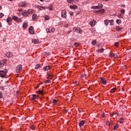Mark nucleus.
<instances>
[{"instance_id": "obj_2", "label": "nucleus", "mask_w": 131, "mask_h": 131, "mask_svg": "<svg viewBox=\"0 0 131 131\" xmlns=\"http://www.w3.org/2000/svg\"><path fill=\"white\" fill-rule=\"evenodd\" d=\"M73 30L74 32H77V33H81L82 32V30L79 28L74 27Z\"/></svg>"}, {"instance_id": "obj_5", "label": "nucleus", "mask_w": 131, "mask_h": 131, "mask_svg": "<svg viewBox=\"0 0 131 131\" xmlns=\"http://www.w3.org/2000/svg\"><path fill=\"white\" fill-rule=\"evenodd\" d=\"M38 98V96L33 94L30 96V100H32V101H34L35 100H36V98Z\"/></svg>"}, {"instance_id": "obj_41", "label": "nucleus", "mask_w": 131, "mask_h": 131, "mask_svg": "<svg viewBox=\"0 0 131 131\" xmlns=\"http://www.w3.org/2000/svg\"><path fill=\"white\" fill-rule=\"evenodd\" d=\"M115 47H118V46H119V42H115Z\"/></svg>"}, {"instance_id": "obj_58", "label": "nucleus", "mask_w": 131, "mask_h": 131, "mask_svg": "<svg viewBox=\"0 0 131 131\" xmlns=\"http://www.w3.org/2000/svg\"><path fill=\"white\" fill-rule=\"evenodd\" d=\"M48 82H50V80H47L46 81V83H48Z\"/></svg>"}, {"instance_id": "obj_10", "label": "nucleus", "mask_w": 131, "mask_h": 131, "mask_svg": "<svg viewBox=\"0 0 131 131\" xmlns=\"http://www.w3.org/2000/svg\"><path fill=\"white\" fill-rule=\"evenodd\" d=\"M29 32L31 34H33L34 33V30H33V27H30L29 29Z\"/></svg>"}, {"instance_id": "obj_8", "label": "nucleus", "mask_w": 131, "mask_h": 131, "mask_svg": "<svg viewBox=\"0 0 131 131\" xmlns=\"http://www.w3.org/2000/svg\"><path fill=\"white\" fill-rule=\"evenodd\" d=\"M23 16L24 17H28V16L29 15L28 13V11L27 10H25L22 13Z\"/></svg>"}, {"instance_id": "obj_28", "label": "nucleus", "mask_w": 131, "mask_h": 131, "mask_svg": "<svg viewBox=\"0 0 131 131\" xmlns=\"http://www.w3.org/2000/svg\"><path fill=\"white\" fill-rule=\"evenodd\" d=\"M116 22L117 24H118V25H120V24H121V19H117Z\"/></svg>"}, {"instance_id": "obj_63", "label": "nucleus", "mask_w": 131, "mask_h": 131, "mask_svg": "<svg viewBox=\"0 0 131 131\" xmlns=\"http://www.w3.org/2000/svg\"><path fill=\"white\" fill-rule=\"evenodd\" d=\"M71 16H73V12L70 13Z\"/></svg>"}, {"instance_id": "obj_64", "label": "nucleus", "mask_w": 131, "mask_h": 131, "mask_svg": "<svg viewBox=\"0 0 131 131\" xmlns=\"http://www.w3.org/2000/svg\"><path fill=\"white\" fill-rule=\"evenodd\" d=\"M19 12H22V9H18Z\"/></svg>"}, {"instance_id": "obj_40", "label": "nucleus", "mask_w": 131, "mask_h": 131, "mask_svg": "<svg viewBox=\"0 0 131 131\" xmlns=\"http://www.w3.org/2000/svg\"><path fill=\"white\" fill-rule=\"evenodd\" d=\"M53 103L54 105H56V104H57V100L56 99L53 100Z\"/></svg>"}, {"instance_id": "obj_56", "label": "nucleus", "mask_w": 131, "mask_h": 131, "mask_svg": "<svg viewBox=\"0 0 131 131\" xmlns=\"http://www.w3.org/2000/svg\"><path fill=\"white\" fill-rule=\"evenodd\" d=\"M71 32H72V30L68 31V34H70V33H71Z\"/></svg>"}, {"instance_id": "obj_29", "label": "nucleus", "mask_w": 131, "mask_h": 131, "mask_svg": "<svg viewBox=\"0 0 131 131\" xmlns=\"http://www.w3.org/2000/svg\"><path fill=\"white\" fill-rule=\"evenodd\" d=\"M102 8H103V5L102 4H98V5L97 6V9H102Z\"/></svg>"}, {"instance_id": "obj_43", "label": "nucleus", "mask_w": 131, "mask_h": 131, "mask_svg": "<svg viewBox=\"0 0 131 131\" xmlns=\"http://www.w3.org/2000/svg\"><path fill=\"white\" fill-rule=\"evenodd\" d=\"M3 92L0 91V98H3Z\"/></svg>"}, {"instance_id": "obj_48", "label": "nucleus", "mask_w": 131, "mask_h": 131, "mask_svg": "<svg viewBox=\"0 0 131 131\" xmlns=\"http://www.w3.org/2000/svg\"><path fill=\"white\" fill-rule=\"evenodd\" d=\"M22 22V19H19L17 20V23H21Z\"/></svg>"}, {"instance_id": "obj_18", "label": "nucleus", "mask_w": 131, "mask_h": 131, "mask_svg": "<svg viewBox=\"0 0 131 131\" xmlns=\"http://www.w3.org/2000/svg\"><path fill=\"white\" fill-rule=\"evenodd\" d=\"M91 26L94 27L95 26V24H96V20H93L92 21H90V23Z\"/></svg>"}, {"instance_id": "obj_1", "label": "nucleus", "mask_w": 131, "mask_h": 131, "mask_svg": "<svg viewBox=\"0 0 131 131\" xmlns=\"http://www.w3.org/2000/svg\"><path fill=\"white\" fill-rule=\"evenodd\" d=\"M7 73H8V71H7V70L5 71H0V77L7 78Z\"/></svg>"}, {"instance_id": "obj_44", "label": "nucleus", "mask_w": 131, "mask_h": 131, "mask_svg": "<svg viewBox=\"0 0 131 131\" xmlns=\"http://www.w3.org/2000/svg\"><path fill=\"white\" fill-rule=\"evenodd\" d=\"M82 77H83V78L86 77V75H85V74H83L81 75Z\"/></svg>"}, {"instance_id": "obj_50", "label": "nucleus", "mask_w": 131, "mask_h": 131, "mask_svg": "<svg viewBox=\"0 0 131 131\" xmlns=\"http://www.w3.org/2000/svg\"><path fill=\"white\" fill-rule=\"evenodd\" d=\"M74 46H75V47H78V43L76 42L74 44Z\"/></svg>"}, {"instance_id": "obj_54", "label": "nucleus", "mask_w": 131, "mask_h": 131, "mask_svg": "<svg viewBox=\"0 0 131 131\" xmlns=\"http://www.w3.org/2000/svg\"><path fill=\"white\" fill-rule=\"evenodd\" d=\"M4 88H5V89H6V90L8 89L7 88H9V85H4Z\"/></svg>"}, {"instance_id": "obj_31", "label": "nucleus", "mask_w": 131, "mask_h": 131, "mask_svg": "<svg viewBox=\"0 0 131 131\" xmlns=\"http://www.w3.org/2000/svg\"><path fill=\"white\" fill-rule=\"evenodd\" d=\"M40 68V64H37L35 67V69H38Z\"/></svg>"}, {"instance_id": "obj_37", "label": "nucleus", "mask_w": 131, "mask_h": 131, "mask_svg": "<svg viewBox=\"0 0 131 131\" xmlns=\"http://www.w3.org/2000/svg\"><path fill=\"white\" fill-rule=\"evenodd\" d=\"M117 128H118V125H115L114 126V130H116V129Z\"/></svg>"}, {"instance_id": "obj_53", "label": "nucleus", "mask_w": 131, "mask_h": 131, "mask_svg": "<svg viewBox=\"0 0 131 131\" xmlns=\"http://www.w3.org/2000/svg\"><path fill=\"white\" fill-rule=\"evenodd\" d=\"M118 18H122V15H121V14H119V15H118Z\"/></svg>"}, {"instance_id": "obj_27", "label": "nucleus", "mask_w": 131, "mask_h": 131, "mask_svg": "<svg viewBox=\"0 0 131 131\" xmlns=\"http://www.w3.org/2000/svg\"><path fill=\"white\" fill-rule=\"evenodd\" d=\"M12 21V18L10 17H8L7 19V23H10Z\"/></svg>"}, {"instance_id": "obj_33", "label": "nucleus", "mask_w": 131, "mask_h": 131, "mask_svg": "<svg viewBox=\"0 0 131 131\" xmlns=\"http://www.w3.org/2000/svg\"><path fill=\"white\" fill-rule=\"evenodd\" d=\"M46 31H47V33H51V32H52V31L51 30V28L47 29Z\"/></svg>"}, {"instance_id": "obj_49", "label": "nucleus", "mask_w": 131, "mask_h": 131, "mask_svg": "<svg viewBox=\"0 0 131 131\" xmlns=\"http://www.w3.org/2000/svg\"><path fill=\"white\" fill-rule=\"evenodd\" d=\"M92 9H98V6H93L92 7Z\"/></svg>"}, {"instance_id": "obj_7", "label": "nucleus", "mask_w": 131, "mask_h": 131, "mask_svg": "<svg viewBox=\"0 0 131 131\" xmlns=\"http://www.w3.org/2000/svg\"><path fill=\"white\" fill-rule=\"evenodd\" d=\"M101 81L103 83V84H106L107 81H106V78L104 77H100Z\"/></svg>"}, {"instance_id": "obj_3", "label": "nucleus", "mask_w": 131, "mask_h": 131, "mask_svg": "<svg viewBox=\"0 0 131 131\" xmlns=\"http://www.w3.org/2000/svg\"><path fill=\"white\" fill-rule=\"evenodd\" d=\"M61 17L66 19L67 18V14L66 13V10H63L61 11Z\"/></svg>"}, {"instance_id": "obj_30", "label": "nucleus", "mask_w": 131, "mask_h": 131, "mask_svg": "<svg viewBox=\"0 0 131 131\" xmlns=\"http://www.w3.org/2000/svg\"><path fill=\"white\" fill-rule=\"evenodd\" d=\"M116 54H115L114 53H110V57L111 58H112L113 57H116Z\"/></svg>"}, {"instance_id": "obj_51", "label": "nucleus", "mask_w": 131, "mask_h": 131, "mask_svg": "<svg viewBox=\"0 0 131 131\" xmlns=\"http://www.w3.org/2000/svg\"><path fill=\"white\" fill-rule=\"evenodd\" d=\"M106 125H110V122H108V121H107L106 122Z\"/></svg>"}, {"instance_id": "obj_17", "label": "nucleus", "mask_w": 131, "mask_h": 131, "mask_svg": "<svg viewBox=\"0 0 131 131\" xmlns=\"http://www.w3.org/2000/svg\"><path fill=\"white\" fill-rule=\"evenodd\" d=\"M32 41L33 43H34V45H36L38 42V40L37 39H33L32 40Z\"/></svg>"}, {"instance_id": "obj_11", "label": "nucleus", "mask_w": 131, "mask_h": 131, "mask_svg": "<svg viewBox=\"0 0 131 131\" xmlns=\"http://www.w3.org/2000/svg\"><path fill=\"white\" fill-rule=\"evenodd\" d=\"M6 56L7 57V58H12V56H13V53L8 52L6 54Z\"/></svg>"}, {"instance_id": "obj_14", "label": "nucleus", "mask_w": 131, "mask_h": 131, "mask_svg": "<svg viewBox=\"0 0 131 131\" xmlns=\"http://www.w3.org/2000/svg\"><path fill=\"white\" fill-rule=\"evenodd\" d=\"M84 123H85V122L84 120H81L79 122V126H83Z\"/></svg>"}, {"instance_id": "obj_60", "label": "nucleus", "mask_w": 131, "mask_h": 131, "mask_svg": "<svg viewBox=\"0 0 131 131\" xmlns=\"http://www.w3.org/2000/svg\"><path fill=\"white\" fill-rule=\"evenodd\" d=\"M114 114H115L114 113L111 114V116H113V115H114Z\"/></svg>"}, {"instance_id": "obj_12", "label": "nucleus", "mask_w": 131, "mask_h": 131, "mask_svg": "<svg viewBox=\"0 0 131 131\" xmlns=\"http://www.w3.org/2000/svg\"><path fill=\"white\" fill-rule=\"evenodd\" d=\"M53 77L54 76L52 74L47 73V78H48V79H52Z\"/></svg>"}, {"instance_id": "obj_47", "label": "nucleus", "mask_w": 131, "mask_h": 131, "mask_svg": "<svg viewBox=\"0 0 131 131\" xmlns=\"http://www.w3.org/2000/svg\"><path fill=\"white\" fill-rule=\"evenodd\" d=\"M51 32H54L55 31V28H51Z\"/></svg>"}, {"instance_id": "obj_23", "label": "nucleus", "mask_w": 131, "mask_h": 131, "mask_svg": "<svg viewBox=\"0 0 131 131\" xmlns=\"http://www.w3.org/2000/svg\"><path fill=\"white\" fill-rule=\"evenodd\" d=\"M12 19L14 21H18L19 18H18V16H12Z\"/></svg>"}, {"instance_id": "obj_22", "label": "nucleus", "mask_w": 131, "mask_h": 131, "mask_svg": "<svg viewBox=\"0 0 131 131\" xmlns=\"http://www.w3.org/2000/svg\"><path fill=\"white\" fill-rule=\"evenodd\" d=\"M70 8H71V9H72V10H75V9H76L77 8V6L71 5L70 6Z\"/></svg>"}, {"instance_id": "obj_25", "label": "nucleus", "mask_w": 131, "mask_h": 131, "mask_svg": "<svg viewBox=\"0 0 131 131\" xmlns=\"http://www.w3.org/2000/svg\"><path fill=\"white\" fill-rule=\"evenodd\" d=\"M108 21L110 23V25L111 26L114 25V19H111Z\"/></svg>"}, {"instance_id": "obj_59", "label": "nucleus", "mask_w": 131, "mask_h": 131, "mask_svg": "<svg viewBox=\"0 0 131 131\" xmlns=\"http://www.w3.org/2000/svg\"><path fill=\"white\" fill-rule=\"evenodd\" d=\"M101 11V13H105V10L102 9Z\"/></svg>"}, {"instance_id": "obj_26", "label": "nucleus", "mask_w": 131, "mask_h": 131, "mask_svg": "<svg viewBox=\"0 0 131 131\" xmlns=\"http://www.w3.org/2000/svg\"><path fill=\"white\" fill-rule=\"evenodd\" d=\"M91 43L92 46H95L97 44V40H93Z\"/></svg>"}, {"instance_id": "obj_15", "label": "nucleus", "mask_w": 131, "mask_h": 131, "mask_svg": "<svg viewBox=\"0 0 131 131\" xmlns=\"http://www.w3.org/2000/svg\"><path fill=\"white\" fill-rule=\"evenodd\" d=\"M43 70H44V71H48V70H50V66H47L46 67H44L43 68Z\"/></svg>"}, {"instance_id": "obj_9", "label": "nucleus", "mask_w": 131, "mask_h": 131, "mask_svg": "<svg viewBox=\"0 0 131 131\" xmlns=\"http://www.w3.org/2000/svg\"><path fill=\"white\" fill-rule=\"evenodd\" d=\"M22 70V65L20 64L16 68V72L17 73L20 72Z\"/></svg>"}, {"instance_id": "obj_16", "label": "nucleus", "mask_w": 131, "mask_h": 131, "mask_svg": "<svg viewBox=\"0 0 131 131\" xmlns=\"http://www.w3.org/2000/svg\"><path fill=\"white\" fill-rule=\"evenodd\" d=\"M33 20H37V14H33L32 15Z\"/></svg>"}, {"instance_id": "obj_20", "label": "nucleus", "mask_w": 131, "mask_h": 131, "mask_svg": "<svg viewBox=\"0 0 131 131\" xmlns=\"http://www.w3.org/2000/svg\"><path fill=\"white\" fill-rule=\"evenodd\" d=\"M28 11V13L29 14V15H31V14L33 13V10L30 9L27 10Z\"/></svg>"}, {"instance_id": "obj_38", "label": "nucleus", "mask_w": 131, "mask_h": 131, "mask_svg": "<svg viewBox=\"0 0 131 131\" xmlns=\"http://www.w3.org/2000/svg\"><path fill=\"white\" fill-rule=\"evenodd\" d=\"M68 3H69L70 4H72L73 2H74V0H67Z\"/></svg>"}, {"instance_id": "obj_45", "label": "nucleus", "mask_w": 131, "mask_h": 131, "mask_svg": "<svg viewBox=\"0 0 131 131\" xmlns=\"http://www.w3.org/2000/svg\"><path fill=\"white\" fill-rule=\"evenodd\" d=\"M4 14L3 13H0V18H2V17H4Z\"/></svg>"}, {"instance_id": "obj_46", "label": "nucleus", "mask_w": 131, "mask_h": 131, "mask_svg": "<svg viewBox=\"0 0 131 131\" xmlns=\"http://www.w3.org/2000/svg\"><path fill=\"white\" fill-rule=\"evenodd\" d=\"M30 128L31 129H32L33 130H34V129H35V127L34 126H31Z\"/></svg>"}, {"instance_id": "obj_6", "label": "nucleus", "mask_w": 131, "mask_h": 131, "mask_svg": "<svg viewBox=\"0 0 131 131\" xmlns=\"http://www.w3.org/2000/svg\"><path fill=\"white\" fill-rule=\"evenodd\" d=\"M27 5V3L26 2H22L19 4V7H21V8H25V7H26Z\"/></svg>"}, {"instance_id": "obj_57", "label": "nucleus", "mask_w": 131, "mask_h": 131, "mask_svg": "<svg viewBox=\"0 0 131 131\" xmlns=\"http://www.w3.org/2000/svg\"><path fill=\"white\" fill-rule=\"evenodd\" d=\"M68 111V110H65L63 111V113H67Z\"/></svg>"}, {"instance_id": "obj_55", "label": "nucleus", "mask_w": 131, "mask_h": 131, "mask_svg": "<svg viewBox=\"0 0 131 131\" xmlns=\"http://www.w3.org/2000/svg\"><path fill=\"white\" fill-rule=\"evenodd\" d=\"M97 47H100V46H101V43H98L97 44Z\"/></svg>"}, {"instance_id": "obj_62", "label": "nucleus", "mask_w": 131, "mask_h": 131, "mask_svg": "<svg viewBox=\"0 0 131 131\" xmlns=\"http://www.w3.org/2000/svg\"><path fill=\"white\" fill-rule=\"evenodd\" d=\"M3 27V26L2 25V23L0 22V28Z\"/></svg>"}, {"instance_id": "obj_35", "label": "nucleus", "mask_w": 131, "mask_h": 131, "mask_svg": "<svg viewBox=\"0 0 131 131\" xmlns=\"http://www.w3.org/2000/svg\"><path fill=\"white\" fill-rule=\"evenodd\" d=\"M115 91H116V88L112 89L111 90V93H115Z\"/></svg>"}, {"instance_id": "obj_61", "label": "nucleus", "mask_w": 131, "mask_h": 131, "mask_svg": "<svg viewBox=\"0 0 131 131\" xmlns=\"http://www.w3.org/2000/svg\"><path fill=\"white\" fill-rule=\"evenodd\" d=\"M123 118H121L120 119V120H121V121H122V120H123Z\"/></svg>"}, {"instance_id": "obj_36", "label": "nucleus", "mask_w": 131, "mask_h": 131, "mask_svg": "<svg viewBox=\"0 0 131 131\" xmlns=\"http://www.w3.org/2000/svg\"><path fill=\"white\" fill-rule=\"evenodd\" d=\"M108 23H109V20L106 19L104 20V24L105 25H108Z\"/></svg>"}, {"instance_id": "obj_39", "label": "nucleus", "mask_w": 131, "mask_h": 131, "mask_svg": "<svg viewBox=\"0 0 131 131\" xmlns=\"http://www.w3.org/2000/svg\"><path fill=\"white\" fill-rule=\"evenodd\" d=\"M0 89L2 90V91H4V90H5L6 88H5V86H0Z\"/></svg>"}, {"instance_id": "obj_21", "label": "nucleus", "mask_w": 131, "mask_h": 131, "mask_svg": "<svg viewBox=\"0 0 131 131\" xmlns=\"http://www.w3.org/2000/svg\"><path fill=\"white\" fill-rule=\"evenodd\" d=\"M28 24L27 23H24L23 25V27L25 29H26V28H27L28 27Z\"/></svg>"}, {"instance_id": "obj_24", "label": "nucleus", "mask_w": 131, "mask_h": 131, "mask_svg": "<svg viewBox=\"0 0 131 131\" xmlns=\"http://www.w3.org/2000/svg\"><path fill=\"white\" fill-rule=\"evenodd\" d=\"M121 29H122V28L119 27V26L116 27V31H121Z\"/></svg>"}, {"instance_id": "obj_52", "label": "nucleus", "mask_w": 131, "mask_h": 131, "mask_svg": "<svg viewBox=\"0 0 131 131\" xmlns=\"http://www.w3.org/2000/svg\"><path fill=\"white\" fill-rule=\"evenodd\" d=\"M101 117H105V113H102L101 115Z\"/></svg>"}, {"instance_id": "obj_32", "label": "nucleus", "mask_w": 131, "mask_h": 131, "mask_svg": "<svg viewBox=\"0 0 131 131\" xmlns=\"http://www.w3.org/2000/svg\"><path fill=\"white\" fill-rule=\"evenodd\" d=\"M44 18L46 20H50V17H49L48 15H45Z\"/></svg>"}, {"instance_id": "obj_13", "label": "nucleus", "mask_w": 131, "mask_h": 131, "mask_svg": "<svg viewBox=\"0 0 131 131\" xmlns=\"http://www.w3.org/2000/svg\"><path fill=\"white\" fill-rule=\"evenodd\" d=\"M37 8L38 10H40V11H42V10H45V9H47V8L43 6H38Z\"/></svg>"}, {"instance_id": "obj_34", "label": "nucleus", "mask_w": 131, "mask_h": 131, "mask_svg": "<svg viewBox=\"0 0 131 131\" xmlns=\"http://www.w3.org/2000/svg\"><path fill=\"white\" fill-rule=\"evenodd\" d=\"M37 93L38 94H40V95H43V92H42V91L41 90H39L38 91H37Z\"/></svg>"}, {"instance_id": "obj_19", "label": "nucleus", "mask_w": 131, "mask_h": 131, "mask_svg": "<svg viewBox=\"0 0 131 131\" xmlns=\"http://www.w3.org/2000/svg\"><path fill=\"white\" fill-rule=\"evenodd\" d=\"M104 51V48H102L101 49H98L96 50L97 53H103Z\"/></svg>"}, {"instance_id": "obj_42", "label": "nucleus", "mask_w": 131, "mask_h": 131, "mask_svg": "<svg viewBox=\"0 0 131 131\" xmlns=\"http://www.w3.org/2000/svg\"><path fill=\"white\" fill-rule=\"evenodd\" d=\"M121 13L122 14H124V13H125V10H124V9H122V10H121Z\"/></svg>"}, {"instance_id": "obj_4", "label": "nucleus", "mask_w": 131, "mask_h": 131, "mask_svg": "<svg viewBox=\"0 0 131 131\" xmlns=\"http://www.w3.org/2000/svg\"><path fill=\"white\" fill-rule=\"evenodd\" d=\"M7 63V59H3L0 61V68L4 67L5 64Z\"/></svg>"}]
</instances>
